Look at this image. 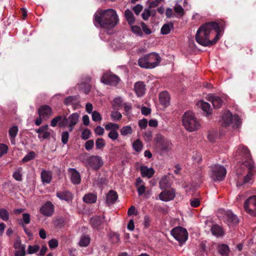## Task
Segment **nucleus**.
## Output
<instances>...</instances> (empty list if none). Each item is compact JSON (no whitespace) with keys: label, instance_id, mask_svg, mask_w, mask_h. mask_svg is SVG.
<instances>
[{"label":"nucleus","instance_id":"09e8293b","mask_svg":"<svg viewBox=\"0 0 256 256\" xmlns=\"http://www.w3.org/2000/svg\"><path fill=\"white\" fill-rule=\"evenodd\" d=\"M39 250L40 246L37 244L34 246H29L28 249V252L29 254H32L38 252Z\"/></svg>","mask_w":256,"mask_h":256},{"label":"nucleus","instance_id":"3c124183","mask_svg":"<svg viewBox=\"0 0 256 256\" xmlns=\"http://www.w3.org/2000/svg\"><path fill=\"white\" fill-rule=\"evenodd\" d=\"M92 116L94 122L100 121L102 118L100 114L97 111H94L92 113Z\"/></svg>","mask_w":256,"mask_h":256},{"label":"nucleus","instance_id":"cd10ccee","mask_svg":"<svg viewBox=\"0 0 256 256\" xmlns=\"http://www.w3.org/2000/svg\"><path fill=\"white\" fill-rule=\"evenodd\" d=\"M226 221L230 226L236 224L238 222V218L236 215L234 214L232 212L228 211L226 214Z\"/></svg>","mask_w":256,"mask_h":256},{"label":"nucleus","instance_id":"bb28decb","mask_svg":"<svg viewBox=\"0 0 256 256\" xmlns=\"http://www.w3.org/2000/svg\"><path fill=\"white\" fill-rule=\"evenodd\" d=\"M208 100L212 102L214 108H219L222 104V98L214 94H210L208 96Z\"/></svg>","mask_w":256,"mask_h":256},{"label":"nucleus","instance_id":"c03bdc74","mask_svg":"<svg viewBox=\"0 0 256 256\" xmlns=\"http://www.w3.org/2000/svg\"><path fill=\"white\" fill-rule=\"evenodd\" d=\"M106 146L104 140L102 138H98L96 142V149L100 150L104 148Z\"/></svg>","mask_w":256,"mask_h":256},{"label":"nucleus","instance_id":"ddd939ff","mask_svg":"<svg viewBox=\"0 0 256 256\" xmlns=\"http://www.w3.org/2000/svg\"><path fill=\"white\" fill-rule=\"evenodd\" d=\"M161 0H155L150 2L148 6L146 8L141 16H154L156 11L154 8L157 7Z\"/></svg>","mask_w":256,"mask_h":256},{"label":"nucleus","instance_id":"a878e982","mask_svg":"<svg viewBox=\"0 0 256 256\" xmlns=\"http://www.w3.org/2000/svg\"><path fill=\"white\" fill-rule=\"evenodd\" d=\"M140 170L142 176L143 178H151L155 172L154 168H148L146 166H140Z\"/></svg>","mask_w":256,"mask_h":256},{"label":"nucleus","instance_id":"e2e57ef3","mask_svg":"<svg viewBox=\"0 0 256 256\" xmlns=\"http://www.w3.org/2000/svg\"><path fill=\"white\" fill-rule=\"evenodd\" d=\"M17 250L14 252L15 256H24L26 254L25 247L22 248Z\"/></svg>","mask_w":256,"mask_h":256},{"label":"nucleus","instance_id":"e433bc0d","mask_svg":"<svg viewBox=\"0 0 256 256\" xmlns=\"http://www.w3.org/2000/svg\"><path fill=\"white\" fill-rule=\"evenodd\" d=\"M160 188V189H166L170 186V183L168 177L164 176L159 182Z\"/></svg>","mask_w":256,"mask_h":256},{"label":"nucleus","instance_id":"de8ad7c7","mask_svg":"<svg viewBox=\"0 0 256 256\" xmlns=\"http://www.w3.org/2000/svg\"><path fill=\"white\" fill-rule=\"evenodd\" d=\"M131 30L135 34L142 36V32L140 28L136 26H132Z\"/></svg>","mask_w":256,"mask_h":256},{"label":"nucleus","instance_id":"f704fd0d","mask_svg":"<svg viewBox=\"0 0 256 256\" xmlns=\"http://www.w3.org/2000/svg\"><path fill=\"white\" fill-rule=\"evenodd\" d=\"M210 231L213 235L216 237L222 236L224 234L222 228L218 224H214L212 226Z\"/></svg>","mask_w":256,"mask_h":256},{"label":"nucleus","instance_id":"4c0bfd02","mask_svg":"<svg viewBox=\"0 0 256 256\" xmlns=\"http://www.w3.org/2000/svg\"><path fill=\"white\" fill-rule=\"evenodd\" d=\"M229 251V248L226 244H222L218 246V252L222 256H228Z\"/></svg>","mask_w":256,"mask_h":256},{"label":"nucleus","instance_id":"69168bd1","mask_svg":"<svg viewBox=\"0 0 256 256\" xmlns=\"http://www.w3.org/2000/svg\"><path fill=\"white\" fill-rule=\"evenodd\" d=\"M143 6L140 4H136L134 6L132 10L136 15H138L140 12L142 10Z\"/></svg>","mask_w":256,"mask_h":256},{"label":"nucleus","instance_id":"8fccbe9b","mask_svg":"<svg viewBox=\"0 0 256 256\" xmlns=\"http://www.w3.org/2000/svg\"><path fill=\"white\" fill-rule=\"evenodd\" d=\"M90 130L88 128H86L82 132L81 138L84 140H88L90 138Z\"/></svg>","mask_w":256,"mask_h":256},{"label":"nucleus","instance_id":"680f3d73","mask_svg":"<svg viewBox=\"0 0 256 256\" xmlns=\"http://www.w3.org/2000/svg\"><path fill=\"white\" fill-rule=\"evenodd\" d=\"M94 145V142L93 140H88L86 142L85 144V148L87 150H92Z\"/></svg>","mask_w":256,"mask_h":256},{"label":"nucleus","instance_id":"58836bf2","mask_svg":"<svg viewBox=\"0 0 256 256\" xmlns=\"http://www.w3.org/2000/svg\"><path fill=\"white\" fill-rule=\"evenodd\" d=\"M173 28L174 25L172 23L164 24L161 28V33L162 34H167L170 32Z\"/></svg>","mask_w":256,"mask_h":256},{"label":"nucleus","instance_id":"72a5a7b5","mask_svg":"<svg viewBox=\"0 0 256 256\" xmlns=\"http://www.w3.org/2000/svg\"><path fill=\"white\" fill-rule=\"evenodd\" d=\"M102 222V218L100 216H94L90 218V224L94 228L99 229Z\"/></svg>","mask_w":256,"mask_h":256},{"label":"nucleus","instance_id":"603ef678","mask_svg":"<svg viewBox=\"0 0 256 256\" xmlns=\"http://www.w3.org/2000/svg\"><path fill=\"white\" fill-rule=\"evenodd\" d=\"M8 146L4 144H0V158L7 153Z\"/></svg>","mask_w":256,"mask_h":256},{"label":"nucleus","instance_id":"6e6d98bb","mask_svg":"<svg viewBox=\"0 0 256 256\" xmlns=\"http://www.w3.org/2000/svg\"><path fill=\"white\" fill-rule=\"evenodd\" d=\"M110 116L114 120H120L122 117L121 114L118 112H112Z\"/></svg>","mask_w":256,"mask_h":256},{"label":"nucleus","instance_id":"0eeeda50","mask_svg":"<svg viewBox=\"0 0 256 256\" xmlns=\"http://www.w3.org/2000/svg\"><path fill=\"white\" fill-rule=\"evenodd\" d=\"M171 234L180 244L184 243L188 238V232L186 230L181 226H177L172 229Z\"/></svg>","mask_w":256,"mask_h":256},{"label":"nucleus","instance_id":"774afa93","mask_svg":"<svg viewBox=\"0 0 256 256\" xmlns=\"http://www.w3.org/2000/svg\"><path fill=\"white\" fill-rule=\"evenodd\" d=\"M192 158L196 162L198 163L200 162L202 160L201 154L198 152H196L192 156Z\"/></svg>","mask_w":256,"mask_h":256},{"label":"nucleus","instance_id":"f257e3e1","mask_svg":"<svg viewBox=\"0 0 256 256\" xmlns=\"http://www.w3.org/2000/svg\"><path fill=\"white\" fill-rule=\"evenodd\" d=\"M222 28L214 22H206L198 30L195 40L204 46H210L214 44L219 40Z\"/></svg>","mask_w":256,"mask_h":256},{"label":"nucleus","instance_id":"c756f323","mask_svg":"<svg viewBox=\"0 0 256 256\" xmlns=\"http://www.w3.org/2000/svg\"><path fill=\"white\" fill-rule=\"evenodd\" d=\"M91 240L90 237L88 234H82L78 242V245L82 248L87 247L90 244Z\"/></svg>","mask_w":256,"mask_h":256},{"label":"nucleus","instance_id":"423d86ee","mask_svg":"<svg viewBox=\"0 0 256 256\" xmlns=\"http://www.w3.org/2000/svg\"><path fill=\"white\" fill-rule=\"evenodd\" d=\"M118 17H95L94 25L98 27L112 28L114 26L118 20Z\"/></svg>","mask_w":256,"mask_h":256},{"label":"nucleus","instance_id":"338daca9","mask_svg":"<svg viewBox=\"0 0 256 256\" xmlns=\"http://www.w3.org/2000/svg\"><path fill=\"white\" fill-rule=\"evenodd\" d=\"M137 188L139 196H142L146 192V186L144 184H142Z\"/></svg>","mask_w":256,"mask_h":256},{"label":"nucleus","instance_id":"c85d7f7f","mask_svg":"<svg viewBox=\"0 0 256 256\" xmlns=\"http://www.w3.org/2000/svg\"><path fill=\"white\" fill-rule=\"evenodd\" d=\"M196 104L198 107L201 108L204 112H206L207 116L212 114V110L210 108V104L208 102L201 100L198 101Z\"/></svg>","mask_w":256,"mask_h":256},{"label":"nucleus","instance_id":"dca6fc26","mask_svg":"<svg viewBox=\"0 0 256 256\" xmlns=\"http://www.w3.org/2000/svg\"><path fill=\"white\" fill-rule=\"evenodd\" d=\"M176 196V192L174 188L165 190L159 194L160 199L164 202H168L174 199Z\"/></svg>","mask_w":256,"mask_h":256},{"label":"nucleus","instance_id":"412c9836","mask_svg":"<svg viewBox=\"0 0 256 256\" xmlns=\"http://www.w3.org/2000/svg\"><path fill=\"white\" fill-rule=\"evenodd\" d=\"M68 172L70 174V180L72 184H78L81 181L80 172L75 168H69Z\"/></svg>","mask_w":256,"mask_h":256},{"label":"nucleus","instance_id":"13d9d810","mask_svg":"<svg viewBox=\"0 0 256 256\" xmlns=\"http://www.w3.org/2000/svg\"><path fill=\"white\" fill-rule=\"evenodd\" d=\"M58 242L55 239L52 238L48 242V245L50 248H55L58 246Z\"/></svg>","mask_w":256,"mask_h":256},{"label":"nucleus","instance_id":"f03ea898","mask_svg":"<svg viewBox=\"0 0 256 256\" xmlns=\"http://www.w3.org/2000/svg\"><path fill=\"white\" fill-rule=\"evenodd\" d=\"M161 61L160 56L156 52H151L140 58L138 65L142 68L151 69L157 66Z\"/></svg>","mask_w":256,"mask_h":256},{"label":"nucleus","instance_id":"7ed1b4c3","mask_svg":"<svg viewBox=\"0 0 256 256\" xmlns=\"http://www.w3.org/2000/svg\"><path fill=\"white\" fill-rule=\"evenodd\" d=\"M182 122L186 129L190 132L198 130L200 126L199 122L192 112H187L184 114Z\"/></svg>","mask_w":256,"mask_h":256},{"label":"nucleus","instance_id":"473e14b6","mask_svg":"<svg viewBox=\"0 0 256 256\" xmlns=\"http://www.w3.org/2000/svg\"><path fill=\"white\" fill-rule=\"evenodd\" d=\"M18 132V128L17 126H13L8 130V134L12 144H16V137Z\"/></svg>","mask_w":256,"mask_h":256},{"label":"nucleus","instance_id":"39448f33","mask_svg":"<svg viewBox=\"0 0 256 256\" xmlns=\"http://www.w3.org/2000/svg\"><path fill=\"white\" fill-rule=\"evenodd\" d=\"M82 161L88 169L91 168L93 170H98L103 165L102 158L98 156L85 155Z\"/></svg>","mask_w":256,"mask_h":256},{"label":"nucleus","instance_id":"7c9ffc66","mask_svg":"<svg viewBox=\"0 0 256 256\" xmlns=\"http://www.w3.org/2000/svg\"><path fill=\"white\" fill-rule=\"evenodd\" d=\"M159 100L162 104L164 106H167L170 104V94L166 92H162L160 94Z\"/></svg>","mask_w":256,"mask_h":256},{"label":"nucleus","instance_id":"a211bd4d","mask_svg":"<svg viewBox=\"0 0 256 256\" xmlns=\"http://www.w3.org/2000/svg\"><path fill=\"white\" fill-rule=\"evenodd\" d=\"M52 114V108L48 105H42L38 109L39 116L43 118H48Z\"/></svg>","mask_w":256,"mask_h":256},{"label":"nucleus","instance_id":"2eb2a0df","mask_svg":"<svg viewBox=\"0 0 256 256\" xmlns=\"http://www.w3.org/2000/svg\"><path fill=\"white\" fill-rule=\"evenodd\" d=\"M236 156H241L244 157L246 160L244 162V164L245 165L246 161L252 160L251 158L250 151L246 146L242 145L239 146L236 150Z\"/></svg>","mask_w":256,"mask_h":256},{"label":"nucleus","instance_id":"9d476101","mask_svg":"<svg viewBox=\"0 0 256 256\" xmlns=\"http://www.w3.org/2000/svg\"><path fill=\"white\" fill-rule=\"evenodd\" d=\"M158 147L160 150L167 152L172 150V144L170 140L162 137L160 134H158L156 138Z\"/></svg>","mask_w":256,"mask_h":256},{"label":"nucleus","instance_id":"79ce46f5","mask_svg":"<svg viewBox=\"0 0 256 256\" xmlns=\"http://www.w3.org/2000/svg\"><path fill=\"white\" fill-rule=\"evenodd\" d=\"M120 134L123 136L130 134L132 133V129L130 126H123L120 130Z\"/></svg>","mask_w":256,"mask_h":256},{"label":"nucleus","instance_id":"a19ab883","mask_svg":"<svg viewBox=\"0 0 256 256\" xmlns=\"http://www.w3.org/2000/svg\"><path fill=\"white\" fill-rule=\"evenodd\" d=\"M10 214L8 211L4 208H0V218L4 221H8L9 219Z\"/></svg>","mask_w":256,"mask_h":256},{"label":"nucleus","instance_id":"bf43d9fd","mask_svg":"<svg viewBox=\"0 0 256 256\" xmlns=\"http://www.w3.org/2000/svg\"><path fill=\"white\" fill-rule=\"evenodd\" d=\"M62 120V116H57L54 118L50 122V126L52 127L56 126L57 124H58L59 121Z\"/></svg>","mask_w":256,"mask_h":256},{"label":"nucleus","instance_id":"052dcab7","mask_svg":"<svg viewBox=\"0 0 256 256\" xmlns=\"http://www.w3.org/2000/svg\"><path fill=\"white\" fill-rule=\"evenodd\" d=\"M69 138V134L68 132H64L62 134V142L64 144H67Z\"/></svg>","mask_w":256,"mask_h":256},{"label":"nucleus","instance_id":"9b49d317","mask_svg":"<svg viewBox=\"0 0 256 256\" xmlns=\"http://www.w3.org/2000/svg\"><path fill=\"white\" fill-rule=\"evenodd\" d=\"M222 125L224 126H228L232 124L233 121L235 122V125L238 126L241 123L240 119L238 115L232 116L230 112H227L222 116Z\"/></svg>","mask_w":256,"mask_h":256},{"label":"nucleus","instance_id":"c9c22d12","mask_svg":"<svg viewBox=\"0 0 256 256\" xmlns=\"http://www.w3.org/2000/svg\"><path fill=\"white\" fill-rule=\"evenodd\" d=\"M97 200V196L96 194L88 193L85 194L83 198V201L87 204H92L96 202Z\"/></svg>","mask_w":256,"mask_h":256},{"label":"nucleus","instance_id":"1a4fd4ad","mask_svg":"<svg viewBox=\"0 0 256 256\" xmlns=\"http://www.w3.org/2000/svg\"><path fill=\"white\" fill-rule=\"evenodd\" d=\"M244 208L250 215L256 216V195L250 196L244 202Z\"/></svg>","mask_w":256,"mask_h":256},{"label":"nucleus","instance_id":"4d7b16f0","mask_svg":"<svg viewBox=\"0 0 256 256\" xmlns=\"http://www.w3.org/2000/svg\"><path fill=\"white\" fill-rule=\"evenodd\" d=\"M14 247L15 249H20L24 247V246L22 245L21 240L20 238H18L14 241Z\"/></svg>","mask_w":256,"mask_h":256},{"label":"nucleus","instance_id":"2f4dec72","mask_svg":"<svg viewBox=\"0 0 256 256\" xmlns=\"http://www.w3.org/2000/svg\"><path fill=\"white\" fill-rule=\"evenodd\" d=\"M43 184H50L52 179V173L50 171L42 170L40 174Z\"/></svg>","mask_w":256,"mask_h":256},{"label":"nucleus","instance_id":"f8f14e48","mask_svg":"<svg viewBox=\"0 0 256 256\" xmlns=\"http://www.w3.org/2000/svg\"><path fill=\"white\" fill-rule=\"evenodd\" d=\"M120 80V78L117 76L110 72L104 73L100 81L104 84L115 86L117 85Z\"/></svg>","mask_w":256,"mask_h":256},{"label":"nucleus","instance_id":"4468645a","mask_svg":"<svg viewBox=\"0 0 256 256\" xmlns=\"http://www.w3.org/2000/svg\"><path fill=\"white\" fill-rule=\"evenodd\" d=\"M54 205L50 201H47L40 209V212L46 216H51L54 212Z\"/></svg>","mask_w":256,"mask_h":256},{"label":"nucleus","instance_id":"ea45409f","mask_svg":"<svg viewBox=\"0 0 256 256\" xmlns=\"http://www.w3.org/2000/svg\"><path fill=\"white\" fill-rule=\"evenodd\" d=\"M132 148L135 151L140 152L143 148L142 142L139 139L136 140L132 144Z\"/></svg>","mask_w":256,"mask_h":256},{"label":"nucleus","instance_id":"864d4df0","mask_svg":"<svg viewBox=\"0 0 256 256\" xmlns=\"http://www.w3.org/2000/svg\"><path fill=\"white\" fill-rule=\"evenodd\" d=\"M118 136V132L116 130L110 131L108 134V137L112 140H116Z\"/></svg>","mask_w":256,"mask_h":256},{"label":"nucleus","instance_id":"37998d69","mask_svg":"<svg viewBox=\"0 0 256 256\" xmlns=\"http://www.w3.org/2000/svg\"><path fill=\"white\" fill-rule=\"evenodd\" d=\"M118 124L112 122H109L105 126L106 130H116L119 128Z\"/></svg>","mask_w":256,"mask_h":256},{"label":"nucleus","instance_id":"6e6552de","mask_svg":"<svg viewBox=\"0 0 256 256\" xmlns=\"http://www.w3.org/2000/svg\"><path fill=\"white\" fill-rule=\"evenodd\" d=\"M211 177L214 180H222L226 176V168L219 164H214L211 166Z\"/></svg>","mask_w":256,"mask_h":256},{"label":"nucleus","instance_id":"20e7f679","mask_svg":"<svg viewBox=\"0 0 256 256\" xmlns=\"http://www.w3.org/2000/svg\"><path fill=\"white\" fill-rule=\"evenodd\" d=\"M245 166L248 168L247 174L244 176L242 180H238L236 183L238 186H243L246 184H252L254 182V178L256 174V168L253 160L246 161Z\"/></svg>","mask_w":256,"mask_h":256},{"label":"nucleus","instance_id":"5fc2aeb1","mask_svg":"<svg viewBox=\"0 0 256 256\" xmlns=\"http://www.w3.org/2000/svg\"><path fill=\"white\" fill-rule=\"evenodd\" d=\"M174 12L180 16L184 15V10L180 5H176L174 8Z\"/></svg>","mask_w":256,"mask_h":256},{"label":"nucleus","instance_id":"aec40b11","mask_svg":"<svg viewBox=\"0 0 256 256\" xmlns=\"http://www.w3.org/2000/svg\"><path fill=\"white\" fill-rule=\"evenodd\" d=\"M56 196L61 200L70 202L73 199L72 194L68 190L58 191L56 193Z\"/></svg>","mask_w":256,"mask_h":256},{"label":"nucleus","instance_id":"a18cd8bd","mask_svg":"<svg viewBox=\"0 0 256 256\" xmlns=\"http://www.w3.org/2000/svg\"><path fill=\"white\" fill-rule=\"evenodd\" d=\"M110 238L113 244H117L120 241L119 234L116 232H112L110 234Z\"/></svg>","mask_w":256,"mask_h":256},{"label":"nucleus","instance_id":"49530a36","mask_svg":"<svg viewBox=\"0 0 256 256\" xmlns=\"http://www.w3.org/2000/svg\"><path fill=\"white\" fill-rule=\"evenodd\" d=\"M36 156V154L34 152L31 151L28 152L22 160V162H28Z\"/></svg>","mask_w":256,"mask_h":256},{"label":"nucleus","instance_id":"b1692460","mask_svg":"<svg viewBox=\"0 0 256 256\" xmlns=\"http://www.w3.org/2000/svg\"><path fill=\"white\" fill-rule=\"evenodd\" d=\"M64 104L66 105H72L74 109H76L80 106L79 98L78 96H69L66 97L64 102Z\"/></svg>","mask_w":256,"mask_h":256},{"label":"nucleus","instance_id":"0e129e2a","mask_svg":"<svg viewBox=\"0 0 256 256\" xmlns=\"http://www.w3.org/2000/svg\"><path fill=\"white\" fill-rule=\"evenodd\" d=\"M148 126V120L144 118L139 120L138 122V126L141 129H144L146 128Z\"/></svg>","mask_w":256,"mask_h":256},{"label":"nucleus","instance_id":"5701e85b","mask_svg":"<svg viewBox=\"0 0 256 256\" xmlns=\"http://www.w3.org/2000/svg\"><path fill=\"white\" fill-rule=\"evenodd\" d=\"M94 16H118L116 11L112 8L103 10L98 8Z\"/></svg>","mask_w":256,"mask_h":256},{"label":"nucleus","instance_id":"393cba45","mask_svg":"<svg viewBox=\"0 0 256 256\" xmlns=\"http://www.w3.org/2000/svg\"><path fill=\"white\" fill-rule=\"evenodd\" d=\"M118 195L116 192L110 190L106 194V203L110 206L113 204L118 200Z\"/></svg>","mask_w":256,"mask_h":256},{"label":"nucleus","instance_id":"f3484780","mask_svg":"<svg viewBox=\"0 0 256 256\" xmlns=\"http://www.w3.org/2000/svg\"><path fill=\"white\" fill-rule=\"evenodd\" d=\"M35 131L38 134V138L44 140L50 138V131H52V130H48V126L46 124L40 126L38 128L35 130Z\"/></svg>","mask_w":256,"mask_h":256},{"label":"nucleus","instance_id":"4be33fe9","mask_svg":"<svg viewBox=\"0 0 256 256\" xmlns=\"http://www.w3.org/2000/svg\"><path fill=\"white\" fill-rule=\"evenodd\" d=\"M134 90L138 97L142 96L146 92V85L143 82H138L134 84Z\"/></svg>","mask_w":256,"mask_h":256},{"label":"nucleus","instance_id":"6ab92c4d","mask_svg":"<svg viewBox=\"0 0 256 256\" xmlns=\"http://www.w3.org/2000/svg\"><path fill=\"white\" fill-rule=\"evenodd\" d=\"M78 114L75 112L70 114L68 118H66V122H67L68 126L70 132H72L73 130L74 126L78 123Z\"/></svg>","mask_w":256,"mask_h":256}]
</instances>
